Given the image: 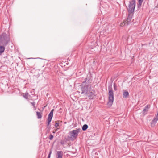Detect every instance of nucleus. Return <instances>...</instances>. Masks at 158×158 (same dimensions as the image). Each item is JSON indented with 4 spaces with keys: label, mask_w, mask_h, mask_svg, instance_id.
<instances>
[{
    "label": "nucleus",
    "mask_w": 158,
    "mask_h": 158,
    "mask_svg": "<svg viewBox=\"0 0 158 158\" xmlns=\"http://www.w3.org/2000/svg\"><path fill=\"white\" fill-rule=\"evenodd\" d=\"M36 58H28L27 59H36Z\"/></svg>",
    "instance_id": "nucleus-27"
},
{
    "label": "nucleus",
    "mask_w": 158,
    "mask_h": 158,
    "mask_svg": "<svg viewBox=\"0 0 158 158\" xmlns=\"http://www.w3.org/2000/svg\"><path fill=\"white\" fill-rule=\"evenodd\" d=\"M62 121H61V123H62Z\"/></svg>",
    "instance_id": "nucleus-30"
},
{
    "label": "nucleus",
    "mask_w": 158,
    "mask_h": 158,
    "mask_svg": "<svg viewBox=\"0 0 158 158\" xmlns=\"http://www.w3.org/2000/svg\"><path fill=\"white\" fill-rule=\"evenodd\" d=\"M158 120V119H157V118H154L151 121V126L152 127L154 126V125L156 123Z\"/></svg>",
    "instance_id": "nucleus-13"
},
{
    "label": "nucleus",
    "mask_w": 158,
    "mask_h": 158,
    "mask_svg": "<svg viewBox=\"0 0 158 158\" xmlns=\"http://www.w3.org/2000/svg\"><path fill=\"white\" fill-rule=\"evenodd\" d=\"M146 44H143V45H145Z\"/></svg>",
    "instance_id": "nucleus-29"
},
{
    "label": "nucleus",
    "mask_w": 158,
    "mask_h": 158,
    "mask_svg": "<svg viewBox=\"0 0 158 158\" xmlns=\"http://www.w3.org/2000/svg\"><path fill=\"white\" fill-rule=\"evenodd\" d=\"M113 86H114V90L115 91H116L117 90V86L115 83H114V84Z\"/></svg>",
    "instance_id": "nucleus-20"
},
{
    "label": "nucleus",
    "mask_w": 158,
    "mask_h": 158,
    "mask_svg": "<svg viewBox=\"0 0 158 158\" xmlns=\"http://www.w3.org/2000/svg\"><path fill=\"white\" fill-rule=\"evenodd\" d=\"M84 80V81L82 83V85H85L89 86H91L90 84L91 83L92 80L91 79L90 75L87 76L86 77L85 79Z\"/></svg>",
    "instance_id": "nucleus-8"
},
{
    "label": "nucleus",
    "mask_w": 158,
    "mask_h": 158,
    "mask_svg": "<svg viewBox=\"0 0 158 158\" xmlns=\"http://www.w3.org/2000/svg\"><path fill=\"white\" fill-rule=\"evenodd\" d=\"M148 111V110H147V109H145L144 108L142 112V114L143 115V116H144L145 115H146V114Z\"/></svg>",
    "instance_id": "nucleus-17"
},
{
    "label": "nucleus",
    "mask_w": 158,
    "mask_h": 158,
    "mask_svg": "<svg viewBox=\"0 0 158 158\" xmlns=\"http://www.w3.org/2000/svg\"><path fill=\"white\" fill-rule=\"evenodd\" d=\"M88 128V126L87 124H85L82 127V130L83 131H86Z\"/></svg>",
    "instance_id": "nucleus-15"
},
{
    "label": "nucleus",
    "mask_w": 158,
    "mask_h": 158,
    "mask_svg": "<svg viewBox=\"0 0 158 158\" xmlns=\"http://www.w3.org/2000/svg\"><path fill=\"white\" fill-rule=\"evenodd\" d=\"M143 1V0H138V7L141 6Z\"/></svg>",
    "instance_id": "nucleus-16"
},
{
    "label": "nucleus",
    "mask_w": 158,
    "mask_h": 158,
    "mask_svg": "<svg viewBox=\"0 0 158 158\" xmlns=\"http://www.w3.org/2000/svg\"><path fill=\"white\" fill-rule=\"evenodd\" d=\"M80 130V129L77 128L76 130H74L69 131L68 134L70 135V136H68L67 139L71 140H74L78 136Z\"/></svg>",
    "instance_id": "nucleus-2"
},
{
    "label": "nucleus",
    "mask_w": 158,
    "mask_h": 158,
    "mask_svg": "<svg viewBox=\"0 0 158 158\" xmlns=\"http://www.w3.org/2000/svg\"><path fill=\"white\" fill-rule=\"evenodd\" d=\"M133 15V14L129 13L127 18L124 20L123 23H122L121 24V26H127L130 24Z\"/></svg>",
    "instance_id": "nucleus-5"
},
{
    "label": "nucleus",
    "mask_w": 158,
    "mask_h": 158,
    "mask_svg": "<svg viewBox=\"0 0 158 158\" xmlns=\"http://www.w3.org/2000/svg\"><path fill=\"white\" fill-rule=\"evenodd\" d=\"M64 124H66V123H67V122H64Z\"/></svg>",
    "instance_id": "nucleus-28"
},
{
    "label": "nucleus",
    "mask_w": 158,
    "mask_h": 158,
    "mask_svg": "<svg viewBox=\"0 0 158 158\" xmlns=\"http://www.w3.org/2000/svg\"><path fill=\"white\" fill-rule=\"evenodd\" d=\"M54 110V109H52L48 115V117L47 118V126L49 127H50L51 125H50V122L52 120L53 116V113Z\"/></svg>",
    "instance_id": "nucleus-7"
},
{
    "label": "nucleus",
    "mask_w": 158,
    "mask_h": 158,
    "mask_svg": "<svg viewBox=\"0 0 158 158\" xmlns=\"http://www.w3.org/2000/svg\"><path fill=\"white\" fill-rule=\"evenodd\" d=\"M108 101L107 103L108 105L111 106L114 101V91L112 88V85L108 87Z\"/></svg>",
    "instance_id": "nucleus-3"
},
{
    "label": "nucleus",
    "mask_w": 158,
    "mask_h": 158,
    "mask_svg": "<svg viewBox=\"0 0 158 158\" xmlns=\"http://www.w3.org/2000/svg\"><path fill=\"white\" fill-rule=\"evenodd\" d=\"M53 135H52V134H50L49 137V139L50 140H52L53 139Z\"/></svg>",
    "instance_id": "nucleus-21"
},
{
    "label": "nucleus",
    "mask_w": 158,
    "mask_h": 158,
    "mask_svg": "<svg viewBox=\"0 0 158 158\" xmlns=\"http://www.w3.org/2000/svg\"><path fill=\"white\" fill-rule=\"evenodd\" d=\"M31 103L33 106L34 108H35V102H31Z\"/></svg>",
    "instance_id": "nucleus-22"
},
{
    "label": "nucleus",
    "mask_w": 158,
    "mask_h": 158,
    "mask_svg": "<svg viewBox=\"0 0 158 158\" xmlns=\"http://www.w3.org/2000/svg\"><path fill=\"white\" fill-rule=\"evenodd\" d=\"M135 5V0H131L129 2L128 8H127L128 12L129 14H134Z\"/></svg>",
    "instance_id": "nucleus-4"
},
{
    "label": "nucleus",
    "mask_w": 158,
    "mask_h": 158,
    "mask_svg": "<svg viewBox=\"0 0 158 158\" xmlns=\"http://www.w3.org/2000/svg\"><path fill=\"white\" fill-rule=\"evenodd\" d=\"M36 113L37 118L38 119L41 118L42 117V113L38 111L36 112Z\"/></svg>",
    "instance_id": "nucleus-14"
},
{
    "label": "nucleus",
    "mask_w": 158,
    "mask_h": 158,
    "mask_svg": "<svg viewBox=\"0 0 158 158\" xmlns=\"http://www.w3.org/2000/svg\"><path fill=\"white\" fill-rule=\"evenodd\" d=\"M59 123H58L57 122H56L55 124V127L56 128H57L59 126Z\"/></svg>",
    "instance_id": "nucleus-23"
},
{
    "label": "nucleus",
    "mask_w": 158,
    "mask_h": 158,
    "mask_svg": "<svg viewBox=\"0 0 158 158\" xmlns=\"http://www.w3.org/2000/svg\"><path fill=\"white\" fill-rule=\"evenodd\" d=\"M150 107V105H147L146 106H145L144 108L146 109H147V110L148 111Z\"/></svg>",
    "instance_id": "nucleus-19"
},
{
    "label": "nucleus",
    "mask_w": 158,
    "mask_h": 158,
    "mask_svg": "<svg viewBox=\"0 0 158 158\" xmlns=\"http://www.w3.org/2000/svg\"><path fill=\"white\" fill-rule=\"evenodd\" d=\"M129 96V92L126 90L123 91V97L124 98H126L128 97Z\"/></svg>",
    "instance_id": "nucleus-12"
},
{
    "label": "nucleus",
    "mask_w": 158,
    "mask_h": 158,
    "mask_svg": "<svg viewBox=\"0 0 158 158\" xmlns=\"http://www.w3.org/2000/svg\"><path fill=\"white\" fill-rule=\"evenodd\" d=\"M52 151L51 150L49 154H48V156L47 158H50L51 154L52 153Z\"/></svg>",
    "instance_id": "nucleus-24"
},
{
    "label": "nucleus",
    "mask_w": 158,
    "mask_h": 158,
    "mask_svg": "<svg viewBox=\"0 0 158 158\" xmlns=\"http://www.w3.org/2000/svg\"><path fill=\"white\" fill-rule=\"evenodd\" d=\"M63 155V152L62 151H58L56 154L57 156V158H62Z\"/></svg>",
    "instance_id": "nucleus-11"
},
{
    "label": "nucleus",
    "mask_w": 158,
    "mask_h": 158,
    "mask_svg": "<svg viewBox=\"0 0 158 158\" xmlns=\"http://www.w3.org/2000/svg\"><path fill=\"white\" fill-rule=\"evenodd\" d=\"M60 143L62 145H63L64 144V141H61L60 142Z\"/></svg>",
    "instance_id": "nucleus-25"
},
{
    "label": "nucleus",
    "mask_w": 158,
    "mask_h": 158,
    "mask_svg": "<svg viewBox=\"0 0 158 158\" xmlns=\"http://www.w3.org/2000/svg\"><path fill=\"white\" fill-rule=\"evenodd\" d=\"M10 41V35L9 33L3 32L0 34V44L6 46Z\"/></svg>",
    "instance_id": "nucleus-1"
},
{
    "label": "nucleus",
    "mask_w": 158,
    "mask_h": 158,
    "mask_svg": "<svg viewBox=\"0 0 158 158\" xmlns=\"http://www.w3.org/2000/svg\"><path fill=\"white\" fill-rule=\"evenodd\" d=\"M47 131L48 132L50 130V127H49L48 128H47Z\"/></svg>",
    "instance_id": "nucleus-26"
},
{
    "label": "nucleus",
    "mask_w": 158,
    "mask_h": 158,
    "mask_svg": "<svg viewBox=\"0 0 158 158\" xmlns=\"http://www.w3.org/2000/svg\"><path fill=\"white\" fill-rule=\"evenodd\" d=\"M95 91L90 90L89 89L88 92L86 93L85 95L86 96V98H88L89 99H93L95 97Z\"/></svg>",
    "instance_id": "nucleus-6"
},
{
    "label": "nucleus",
    "mask_w": 158,
    "mask_h": 158,
    "mask_svg": "<svg viewBox=\"0 0 158 158\" xmlns=\"http://www.w3.org/2000/svg\"><path fill=\"white\" fill-rule=\"evenodd\" d=\"M28 94V93H25V94H23V96L26 99H27Z\"/></svg>",
    "instance_id": "nucleus-18"
},
{
    "label": "nucleus",
    "mask_w": 158,
    "mask_h": 158,
    "mask_svg": "<svg viewBox=\"0 0 158 158\" xmlns=\"http://www.w3.org/2000/svg\"><path fill=\"white\" fill-rule=\"evenodd\" d=\"M5 46L0 44V56L4 52Z\"/></svg>",
    "instance_id": "nucleus-10"
},
{
    "label": "nucleus",
    "mask_w": 158,
    "mask_h": 158,
    "mask_svg": "<svg viewBox=\"0 0 158 158\" xmlns=\"http://www.w3.org/2000/svg\"><path fill=\"white\" fill-rule=\"evenodd\" d=\"M81 86V94H85L86 93L88 92V91L89 90V89H88V88H91V86L85 85H82V84Z\"/></svg>",
    "instance_id": "nucleus-9"
}]
</instances>
